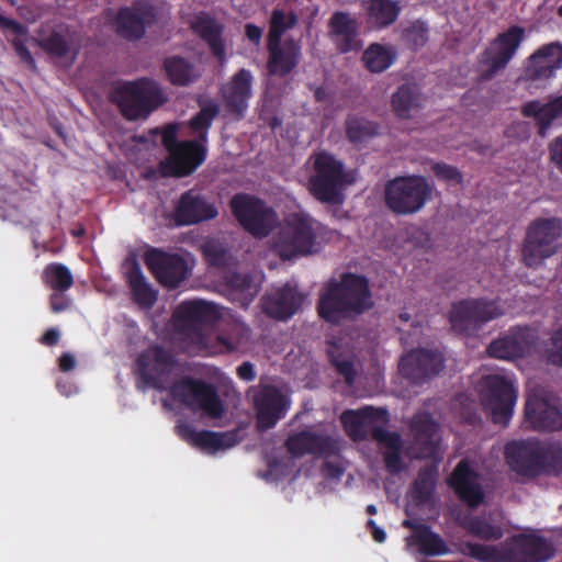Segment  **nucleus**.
<instances>
[{
    "mask_svg": "<svg viewBox=\"0 0 562 562\" xmlns=\"http://www.w3.org/2000/svg\"><path fill=\"white\" fill-rule=\"evenodd\" d=\"M374 305L369 280L364 276L345 272L330 279L323 288L317 302V312L327 323L337 325L344 319L355 318Z\"/></svg>",
    "mask_w": 562,
    "mask_h": 562,
    "instance_id": "nucleus-1",
    "label": "nucleus"
},
{
    "mask_svg": "<svg viewBox=\"0 0 562 562\" xmlns=\"http://www.w3.org/2000/svg\"><path fill=\"white\" fill-rule=\"evenodd\" d=\"M341 422L352 439L363 440L371 437L385 447L383 461L387 472L397 474L403 471V441L397 432L385 428L389 423L387 409L364 406L357 411H345Z\"/></svg>",
    "mask_w": 562,
    "mask_h": 562,
    "instance_id": "nucleus-2",
    "label": "nucleus"
},
{
    "mask_svg": "<svg viewBox=\"0 0 562 562\" xmlns=\"http://www.w3.org/2000/svg\"><path fill=\"white\" fill-rule=\"evenodd\" d=\"M460 552L479 562H547L555 549L548 539L533 533H518L499 546L465 541Z\"/></svg>",
    "mask_w": 562,
    "mask_h": 562,
    "instance_id": "nucleus-3",
    "label": "nucleus"
},
{
    "mask_svg": "<svg viewBox=\"0 0 562 562\" xmlns=\"http://www.w3.org/2000/svg\"><path fill=\"white\" fill-rule=\"evenodd\" d=\"M218 317L217 306L203 300H186L177 305L171 324L175 333L186 342L187 353H198L207 349L204 327L215 323Z\"/></svg>",
    "mask_w": 562,
    "mask_h": 562,
    "instance_id": "nucleus-4",
    "label": "nucleus"
},
{
    "mask_svg": "<svg viewBox=\"0 0 562 562\" xmlns=\"http://www.w3.org/2000/svg\"><path fill=\"white\" fill-rule=\"evenodd\" d=\"M326 227L307 214L292 215L273 240V251L282 260H291L316 251L318 239L325 235Z\"/></svg>",
    "mask_w": 562,
    "mask_h": 562,
    "instance_id": "nucleus-5",
    "label": "nucleus"
},
{
    "mask_svg": "<svg viewBox=\"0 0 562 562\" xmlns=\"http://www.w3.org/2000/svg\"><path fill=\"white\" fill-rule=\"evenodd\" d=\"M313 173L308 179V191L319 202L340 204L342 190L353 182V177L344 164L333 155L322 151L313 157Z\"/></svg>",
    "mask_w": 562,
    "mask_h": 562,
    "instance_id": "nucleus-6",
    "label": "nucleus"
},
{
    "mask_svg": "<svg viewBox=\"0 0 562 562\" xmlns=\"http://www.w3.org/2000/svg\"><path fill=\"white\" fill-rule=\"evenodd\" d=\"M112 98L124 117L131 121L146 119L167 101L158 83L147 78L120 83Z\"/></svg>",
    "mask_w": 562,
    "mask_h": 562,
    "instance_id": "nucleus-7",
    "label": "nucleus"
},
{
    "mask_svg": "<svg viewBox=\"0 0 562 562\" xmlns=\"http://www.w3.org/2000/svg\"><path fill=\"white\" fill-rule=\"evenodd\" d=\"M432 186L424 176H397L385 183L384 202L396 215L418 213L431 199Z\"/></svg>",
    "mask_w": 562,
    "mask_h": 562,
    "instance_id": "nucleus-8",
    "label": "nucleus"
},
{
    "mask_svg": "<svg viewBox=\"0 0 562 562\" xmlns=\"http://www.w3.org/2000/svg\"><path fill=\"white\" fill-rule=\"evenodd\" d=\"M562 221L557 217H538L530 222L521 245V262L528 268H538L559 248Z\"/></svg>",
    "mask_w": 562,
    "mask_h": 562,
    "instance_id": "nucleus-9",
    "label": "nucleus"
},
{
    "mask_svg": "<svg viewBox=\"0 0 562 562\" xmlns=\"http://www.w3.org/2000/svg\"><path fill=\"white\" fill-rule=\"evenodd\" d=\"M170 395L176 402L211 419L222 418L225 413V405L216 387L202 379L183 376L173 382Z\"/></svg>",
    "mask_w": 562,
    "mask_h": 562,
    "instance_id": "nucleus-10",
    "label": "nucleus"
},
{
    "mask_svg": "<svg viewBox=\"0 0 562 562\" xmlns=\"http://www.w3.org/2000/svg\"><path fill=\"white\" fill-rule=\"evenodd\" d=\"M504 314L498 300L486 297H470L454 302L449 312L451 328L461 335L476 334L487 323Z\"/></svg>",
    "mask_w": 562,
    "mask_h": 562,
    "instance_id": "nucleus-11",
    "label": "nucleus"
},
{
    "mask_svg": "<svg viewBox=\"0 0 562 562\" xmlns=\"http://www.w3.org/2000/svg\"><path fill=\"white\" fill-rule=\"evenodd\" d=\"M176 367V356L158 344L148 346L136 359V372L143 389L164 391Z\"/></svg>",
    "mask_w": 562,
    "mask_h": 562,
    "instance_id": "nucleus-12",
    "label": "nucleus"
},
{
    "mask_svg": "<svg viewBox=\"0 0 562 562\" xmlns=\"http://www.w3.org/2000/svg\"><path fill=\"white\" fill-rule=\"evenodd\" d=\"M525 29L513 25L498 34L481 54L479 75L482 80H490L504 69L516 55L525 40Z\"/></svg>",
    "mask_w": 562,
    "mask_h": 562,
    "instance_id": "nucleus-13",
    "label": "nucleus"
},
{
    "mask_svg": "<svg viewBox=\"0 0 562 562\" xmlns=\"http://www.w3.org/2000/svg\"><path fill=\"white\" fill-rule=\"evenodd\" d=\"M231 209L240 225L255 237H266L273 228L276 212L260 199L238 193L232 198Z\"/></svg>",
    "mask_w": 562,
    "mask_h": 562,
    "instance_id": "nucleus-14",
    "label": "nucleus"
},
{
    "mask_svg": "<svg viewBox=\"0 0 562 562\" xmlns=\"http://www.w3.org/2000/svg\"><path fill=\"white\" fill-rule=\"evenodd\" d=\"M168 157L158 165L160 177L181 178L191 175L206 158L204 143H162Z\"/></svg>",
    "mask_w": 562,
    "mask_h": 562,
    "instance_id": "nucleus-15",
    "label": "nucleus"
},
{
    "mask_svg": "<svg viewBox=\"0 0 562 562\" xmlns=\"http://www.w3.org/2000/svg\"><path fill=\"white\" fill-rule=\"evenodd\" d=\"M506 463L518 476L533 480L543 474L541 442L535 439L513 440L505 445Z\"/></svg>",
    "mask_w": 562,
    "mask_h": 562,
    "instance_id": "nucleus-16",
    "label": "nucleus"
},
{
    "mask_svg": "<svg viewBox=\"0 0 562 562\" xmlns=\"http://www.w3.org/2000/svg\"><path fill=\"white\" fill-rule=\"evenodd\" d=\"M145 262L155 279L170 290L177 289L189 276L188 262L179 254L153 248L147 251Z\"/></svg>",
    "mask_w": 562,
    "mask_h": 562,
    "instance_id": "nucleus-17",
    "label": "nucleus"
},
{
    "mask_svg": "<svg viewBox=\"0 0 562 562\" xmlns=\"http://www.w3.org/2000/svg\"><path fill=\"white\" fill-rule=\"evenodd\" d=\"M252 404L260 430L273 428L286 415L290 406L288 398L273 385H259L254 389Z\"/></svg>",
    "mask_w": 562,
    "mask_h": 562,
    "instance_id": "nucleus-18",
    "label": "nucleus"
},
{
    "mask_svg": "<svg viewBox=\"0 0 562 562\" xmlns=\"http://www.w3.org/2000/svg\"><path fill=\"white\" fill-rule=\"evenodd\" d=\"M445 368V358L440 351L418 348L401 358V374L415 384H422L437 375Z\"/></svg>",
    "mask_w": 562,
    "mask_h": 562,
    "instance_id": "nucleus-19",
    "label": "nucleus"
},
{
    "mask_svg": "<svg viewBox=\"0 0 562 562\" xmlns=\"http://www.w3.org/2000/svg\"><path fill=\"white\" fill-rule=\"evenodd\" d=\"M486 402L495 424L507 426L517 400L516 390L510 381L502 375H490L485 380Z\"/></svg>",
    "mask_w": 562,
    "mask_h": 562,
    "instance_id": "nucleus-20",
    "label": "nucleus"
},
{
    "mask_svg": "<svg viewBox=\"0 0 562 562\" xmlns=\"http://www.w3.org/2000/svg\"><path fill=\"white\" fill-rule=\"evenodd\" d=\"M479 477V473L471 467L469 460L462 459L447 479V484L461 503L470 508H477L485 497Z\"/></svg>",
    "mask_w": 562,
    "mask_h": 562,
    "instance_id": "nucleus-21",
    "label": "nucleus"
},
{
    "mask_svg": "<svg viewBox=\"0 0 562 562\" xmlns=\"http://www.w3.org/2000/svg\"><path fill=\"white\" fill-rule=\"evenodd\" d=\"M479 477V473L471 467L469 460L462 459L447 479V484L461 503L470 508H477L485 497Z\"/></svg>",
    "mask_w": 562,
    "mask_h": 562,
    "instance_id": "nucleus-22",
    "label": "nucleus"
},
{
    "mask_svg": "<svg viewBox=\"0 0 562 562\" xmlns=\"http://www.w3.org/2000/svg\"><path fill=\"white\" fill-rule=\"evenodd\" d=\"M288 452L296 458L305 454L330 457L339 452V442L329 435L302 430L290 435L284 443Z\"/></svg>",
    "mask_w": 562,
    "mask_h": 562,
    "instance_id": "nucleus-23",
    "label": "nucleus"
},
{
    "mask_svg": "<svg viewBox=\"0 0 562 562\" xmlns=\"http://www.w3.org/2000/svg\"><path fill=\"white\" fill-rule=\"evenodd\" d=\"M413 459H437L439 457L438 425L429 415L414 416L411 423Z\"/></svg>",
    "mask_w": 562,
    "mask_h": 562,
    "instance_id": "nucleus-24",
    "label": "nucleus"
},
{
    "mask_svg": "<svg viewBox=\"0 0 562 562\" xmlns=\"http://www.w3.org/2000/svg\"><path fill=\"white\" fill-rule=\"evenodd\" d=\"M261 301L262 311L267 316L278 321H286L300 310L304 295L296 285L286 283L282 288L266 294Z\"/></svg>",
    "mask_w": 562,
    "mask_h": 562,
    "instance_id": "nucleus-25",
    "label": "nucleus"
},
{
    "mask_svg": "<svg viewBox=\"0 0 562 562\" xmlns=\"http://www.w3.org/2000/svg\"><path fill=\"white\" fill-rule=\"evenodd\" d=\"M525 422L538 431H557L562 429V413L548 400L531 393L525 405Z\"/></svg>",
    "mask_w": 562,
    "mask_h": 562,
    "instance_id": "nucleus-26",
    "label": "nucleus"
},
{
    "mask_svg": "<svg viewBox=\"0 0 562 562\" xmlns=\"http://www.w3.org/2000/svg\"><path fill=\"white\" fill-rule=\"evenodd\" d=\"M218 211L214 203L195 190L184 192L176 207V220L180 225L198 224L213 220Z\"/></svg>",
    "mask_w": 562,
    "mask_h": 562,
    "instance_id": "nucleus-27",
    "label": "nucleus"
},
{
    "mask_svg": "<svg viewBox=\"0 0 562 562\" xmlns=\"http://www.w3.org/2000/svg\"><path fill=\"white\" fill-rule=\"evenodd\" d=\"M176 429L181 439L212 453L218 450L229 449L238 441L236 431L216 432L212 430H196L189 424L177 425Z\"/></svg>",
    "mask_w": 562,
    "mask_h": 562,
    "instance_id": "nucleus-28",
    "label": "nucleus"
},
{
    "mask_svg": "<svg viewBox=\"0 0 562 562\" xmlns=\"http://www.w3.org/2000/svg\"><path fill=\"white\" fill-rule=\"evenodd\" d=\"M533 344V337L528 328H513L506 335L493 340L487 346V353L492 358L513 360L521 358Z\"/></svg>",
    "mask_w": 562,
    "mask_h": 562,
    "instance_id": "nucleus-29",
    "label": "nucleus"
},
{
    "mask_svg": "<svg viewBox=\"0 0 562 562\" xmlns=\"http://www.w3.org/2000/svg\"><path fill=\"white\" fill-rule=\"evenodd\" d=\"M562 67V45L550 43L540 47L528 58L526 67L530 80H547L552 78Z\"/></svg>",
    "mask_w": 562,
    "mask_h": 562,
    "instance_id": "nucleus-30",
    "label": "nucleus"
},
{
    "mask_svg": "<svg viewBox=\"0 0 562 562\" xmlns=\"http://www.w3.org/2000/svg\"><path fill=\"white\" fill-rule=\"evenodd\" d=\"M330 36L340 53L358 50L362 47L359 37V23L346 12H336L329 20Z\"/></svg>",
    "mask_w": 562,
    "mask_h": 562,
    "instance_id": "nucleus-31",
    "label": "nucleus"
},
{
    "mask_svg": "<svg viewBox=\"0 0 562 562\" xmlns=\"http://www.w3.org/2000/svg\"><path fill=\"white\" fill-rule=\"evenodd\" d=\"M268 69L270 74L285 76L290 74L299 64L301 58V47L293 40H286L283 43L268 42Z\"/></svg>",
    "mask_w": 562,
    "mask_h": 562,
    "instance_id": "nucleus-32",
    "label": "nucleus"
},
{
    "mask_svg": "<svg viewBox=\"0 0 562 562\" xmlns=\"http://www.w3.org/2000/svg\"><path fill=\"white\" fill-rule=\"evenodd\" d=\"M251 83L252 76L250 71L240 69L222 88V94L227 108L237 115H243L248 108V101L251 97Z\"/></svg>",
    "mask_w": 562,
    "mask_h": 562,
    "instance_id": "nucleus-33",
    "label": "nucleus"
},
{
    "mask_svg": "<svg viewBox=\"0 0 562 562\" xmlns=\"http://www.w3.org/2000/svg\"><path fill=\"white\" fill-rule=\"evenodd\" d=\"M366 23L374 30H382L393 24L401 12V5L395 0L362 1Z\"/></svg>",
    "mask_w": 562,
    "mask_h": 562,
    "instance_id": "nucleus-34",
    "label": "nucleus"
},
{
    "mask_svg": "<svg viewBox=\"0 0 562 562\" xmlns=\"http://www.w3.org/2000/svg\"><path fill=\"white\" fill-rule=\"evenodd\" d=\"M522 114L528 117H535L540 125V136L544 137V131L549 128L552 122L562 117V94L550 97L547 102L532 100L522 106Z\"/></svg>",
    "mask_w": 562,
    "mask_h": 562,
    "instance_id": "nucleus-35",
    "label": "nucleus"
},
{
    "mask_svg": "<svg viewBox=\"0 0 562 562\" xmlns=\"http://www.w3.org/2000/svg\"><path fill=\"white\" fill-rule=\"evenodd\" d=\"M192 30L200 35L211 47L213 54L221 60H225V47L221 38L223 27L206 13H199L191 20Z\"/></svg>",
    "mask_w": 562,
    "mask_h": 562,
    "instance_id": "nucleus-36",
    "label": "nucleus"
},
{
    "mask_svg": "<svg viewBox=\"0 0 562 562\" xmlns=\"http://www.w3.org/2000/svg\"><path fill=\"white\" fill-rule=\"evenodd\" d=\"M127 283L132 299L142 308H151L157 302V291L146 281L145 276L137 262L127 272Z\"/></svg>",
    "mask_w": 562,
    "mask_h": 562,
    "instance_id": "nucleus-37",
    "label": "nucleus"
},
{
    "mask_svg": "<svg viewBox=\"0 0 562 562\" xmlns=\"http://www.w3.org/2000/svg\"><path fill=\"white\" fill-rule=\"evenodd\" d=\"M396 57V49L392 45L373 43L364 50L362 61L369 71L380 74L389 69Z\"/></svg>",
    "mask_w": 562,
    "mask_h": 562,
    "instance_id": "nucleus-38",
    "label": "nucleus"
},
{
    "mask_svg": "<svg viewBox=\"0 0 562 562\" xmlns=\"http://www.w3.org/2000/svg\"><path fill=\"white\" fill-rule=\"evenodd\" d=\"M420 101L416 87L403 85L392 94L391 104L397 116L407 119L420 108Z\"/></svg>",
    "mask_w": 562,
    "mask_h": 562,
    "instance_id": "nucleus-39",
    "label": "nucleus"
},
{
    "mask_svg": "<svg viewBox=\"0 0 562 562\" xmlns=\"http://www.w3.org/2000/svg\"><path fill=\"white\" fill-rule=\"evenodd\" d=\"M460 525L469 535L483 541H498L504 537L503 527L490 522L483 516H465Z\"/></svg>",
    "mask_w": 562,
    "mask_h": 562,
    "instance_id": "nucleus-40",
    "label": "nucleus"
},
{
    "mask_svg": "<svg viewBox=\"0 0 562 562\" xmlns=\"http://www.w3.org/2000/svg\"><path fill=\"white\" fill-rule=\"evenodd\" d=\"M438 479L436 465H427L418 471L417 477L413 483V498L417 504L424 505L432 498Z\"/></svg>",
    "mask_w": 562,
    "mask_h": 562,
    "instance_id": "nucleus-41",
    "label": "nucleus"
},
{
    "mask_svg": "<svg viewBox=\"0 0 562 562\" xmlns=\"http://www.w3.org/2000/svg\"><path fill=\"white\" fill-rule=\"evenodd\" d=\"M146 22L145 14L139 9H123L116 20V30L125 38H139L144 34Z\"/></svg>",
    "mask_w": 562,
    "mask_h": 562,
    "instance_id": "nucleus-42",
    "label": "nucleus"
},
{
    "mask_svg": "<svg viewBox=\"0 0 562 562\" xmlns=\"http://www.w3.org/2000/svg\"><path fill=\"white\" fill-rule=\"evenodd\" d=\"M44 284L57 292H66L74 285V276L68 267L59 262L47 265L42 274Z\"/></svg>",
    "mask_w": 562,
    "mask_h": 562,
    "instance_id": "nucleus-43",
    "label": "nucleus"
},
{
    "mask_svg": "<svg viewBox=\"0 0 562 562\" xmlns=\"http://www.w3.org/2000/svg\"><path fill=\"white\" fill-rule=\"evenodd\" d=\"M165 69L171 82L179 86H186L199 77V71L193 65L182 58H169L165 63Z\"/></svg>",
    "mask_w": 562,
    "mask_h": 562,
    "instance_id": "nucleus-44",
    "label": "nucleus"
},
{
    "mask_svg": "<svg viewBox=\"0 0 562 562\" xmlns=\"http://www.w3.org/2000/svg\"><path fill=\"white\" fill-rule=\"evenodd\" d=\"M419 535L413 541L419 547V551L428 557L443 555L448 553V547L440 535L434 532L430 526L422 527Z\"/></svg>",
    "mask_w": 562,
    "mask_h": 562,
    "instance_id": "nucleus-45",
    "label": "nucleus"
},
{
    "mask_svg": "<svg viewBox=\"0 0 562 562\" xmlns=\"http://www.w3.org/2000/svg\"><path fill=\"white\" fill-rule=\"evenodd\" d=\"M543 474L562 475V441L541 442Z\"/></svg>",
    "mask_w": 562,
    "mask_h": 562,
    "instance_id": "nucleus-46",
    "label": "nucleus"
},
{
    "mask_svg": "<svg viewBox=\"0 0 562 562\" xmlns=\"http://www.w3.org/2000/svg\"><path fill=\"white\" fill-rule=\"evenodd\" d=\"M346 135L349 140H366L380 136L379 125L361 116L346 120Z\"/></svg>",
    "mask_w": 562,
    "mask_h": 562,
    "instance_id": "nucleus-47",
    "label": "nucleus"
},
{
    "mask_svg": "<svg viewBox=\"0 0 562 562\" xmlns=\"http://www.w3.org/2000/svg\"><path fill=\"white\" fill-rule=\"evenodd\" d=\"M38 43L44 50L55 57H65L72 49V37L68 31H54Z\"/></svg>",
    "mask_w": 562,
    "mask_h": 562,
    "instance_id": "nucleus-48",
    "label": "nucleus"
},
{
    "mask_svg": "<svg viewBox=\"0 0 562 562\" xmlns=\"http://www.w3.org/2000/svg\"><path fill=\"white\" fill-rule=\"evenodd\" d=\"M201 250L205 261L211 267L225 268L231 263L232 256L218 239L205 240L201 246Z\"/></svg>",
    "mask_w": 562,
    "mask_h": 562,
    "instance_id": "nucleus-49",
    "label": "nucleus"
},
{
    "mask_svg": "<svg viewBox=\"0 0 562 562\" xmlns=\"http://www.w3.org/2000/svg\"><path fill=\"white\" fill-rule=\"evenodd\" d=\"M296 22L297 19L293 13L285 15L281 10H273L270 21L268 42L281 41L284 32L293 27Z\"/></svg>",
    "mask_w": 562,
    "mask_h": 562,
    "instance_id": "nucleus-50",
    "label": "nucleus"
},
{
    "mask_svg": "<svg viewBox=\"0 0 562 562\" xmlns=\"http://www.w3.org/2000/svg\"><path fill=\"white\" fill-rule=\"evenodd\" d=\"M431 171L439 181H443L448 186H459L463 182V175L461 171L457 167L446 162L432 164Z\"/></svg>",
    "mask_w": 562,
    "mask_h": 562,
    "instance_id": "nucleus-51",
    "label": "nucleus"
},
{
    "mask_svg": "<svg viewBox=\"0 0 562 562\" xmlns=\"http://www.w3.org/2000/svg\"><path fill=\"white\" fill-rule=\"evenodd\" d=\"M215 110L204 109L195 117L191 120V130L196 133L200 140H204L206 132L211 125L212 119L215 114Z\"/></svg>",
    "mask_w": 562,
    "mask_h": 562,
    "instance_id": "nucleus-52",
    "label": "nucleus"
},
{
    "mask_svg": "<svg viewBox=\"0 0 562 562\" xmlns=\"http://www.w3.org/2000/svg\"><path fill=\"white\" fill-rule=\"evenodd\" d=\"M551 346V349L547 351V360L549 363L562 368V326L553 331Z\"/></svg>",
    "mask_w": 562,
    "mask_h": 562,
    "instance_id": "nucleus-53",
    "label": "nucleus"
},
{
    "mask_svg": "<svg viewBox=\"0 0 562 562\" xmlns=\"http://www.w3.org/2000/svg\"><path fill=\"white\" fill-rule=\"evenodd\" d=\"M427 26L422 22L413 23L405 30V37L415 47L423 46L427 42Z\"/></svg>",
    "mask_w": 562,
    "mask_h": 562,
    "instance_id": "nucleus-54",
    "label": "nucleus"
},
{
    "mask_svg": "<svg viewBox=\"0 0 562 562\" xmlns=\"http://www.w3.org/2000/svg\"><path fill=\"white\" fill-rule=\"evenodd\" d=\"M254 279L249 273L233 272L227 278V284L229 288L238 292L251 293Z\"/></svg>",
    "mask_w": 562,
    "mask_h": 562,
    "instance_id": "nucleus-55",
    "label": "nucleus"
},
{
    "mask_svg": "<svg viewBox=\"0 0 562 562\" xmlns=\"http://www.w3.org/2000/svg\"><path fill=\"white\" fill-rule=\"evenodd\" d=\"M333 366L337 373L341 375L347 385L351 386L355 383L357 371L353 362L349 359H333Z\"/></svg>",
    "mask_w": 562,
    "mask_h": 562,
    "instance_id": "nucleus-56",
    "label": "nucleus"
},
{
    "mask_svg": "<svg viewBox=\"0 0 562 562\" xmlns=\"http://www.w3.org/2000/svg\"><path fill=\"white\" fill-rule=\"evenodd\" d=\"M12 45H13L16 54L19 55L20 59L27 67H30L31 69L35 70L36 69V63L34 60L32 54L30 53V50L25 46L24 41L22 38H20V37H16V38H14L12 41Z\"/></svg>",
    "mask_w": 562,
    "mask_h": 562,
    "instance_id": "nucleus-57",
    "label": "nucleus"
},
{
    "mask_svg": "<svg viewBox=\"0 0 562 562\" xmlns=\"http://www.w3.org/2000/svg\"><path fill=\"white\" fill-rule=\"evenodd\" d=\"M71 300L65 294V292L54 291L49 296L50 310L54 313H61L69 308Z\"/></svg>",
    "mask_w": 562,
    "mask_h": 562,
    "instance_id": "nucleus-58",
    "label": "nucleus"
},
{
    "mask_svg": "<svg viewBox=\"0 0 562 562\" xmlns=\"http://www.w3.org/2000/svg\"><path fill=\"white\" fill-rule=\"evenodd\" d=\"M179 127L180 125L177 123H169L161 128L157 127L153 130L151 134L155 137H160V140L164 142L176 140Z\"/></svg>",
    "mask_w": 562,
    "mask_h": 562,
    "instance_id": "nucleus-59",
    "label": "nucleus"
},
{
    "mask_svg": "<svg viewBox=\"0 0 562 562\" xmlns=\"http://www.w3.org/2000/svg\"><path fill=\"white\" fill-rule=\"evenodd\" d=\"M344 471V468L339 463L325 461L322 465V472L328 479L339 480Z\"/></svg>",
    "mask_w": 562,
    "mask_h": 562,
    "instance_id": "nucleus-60",
    "label": "nucleus"
},
{
    "mask_svg": "<svg viewBox=\"0 0 562 562\" xmlns=\"http://www.w3.org/2000/svg\"><path fill=\"white\" fill-rule=\"evenodd\" d=\"M0 27L8 29L16 35L25 36L27 34L26 29L15 20L9 19L0 14Z\"/></svg>",
    "mask_w": 562,
    "mask_h": 562,
    "instance_id": "nucleus-61",
    "label": "nucleus"
},
{
    "mask_svg": "<svg viewBox=\"0 0 562 562\" xmlns=\"http://www.w3.org/2000/svg\"><path fill=\"white\" fill-rule=\"evenodd\" d=\"M237 376L246 382L254 381L256 379L255 367L251 362L245 361L237 368Z\"/></svg>",
    "mask_w": 562,
    "mask_h": 562,
    "instance_id": "nucleus-62",
    "label": "nucleus"
},
{
    "mask_svg": "<svg viewBox=\"0 0 562 562\" xmlns=\"http://www.w3.org/2000/svg\"><path fill=\"white\" fill-rule=\"evenodd\" d=\"M549 153L551 161L562 172V143H550Z\"/></svg>",
    "mask_w": 562,
    "mask_h": 562,
    "instance_id": "nucleus-63",
    "label": "nucleus"
},
{
    "mask_svg": "<svg viewBox=\"0 0 562 562\" xmlns=\"http://www.w3.org/2000/svg\"><path fill=\"white\" fill-rule=\"evenodd\" d=\"M367 529L371 532V536L374 539V541H376L379 543H382L385 541V539H386L385 531L382 528H380L373 519H369L367 521Z\"/></svg>",
    "mask_w": 562,
    "mask_h": 562,
    "instance_id": "nucleus-64",
    "label": "nucleus"
}]
</instances>
